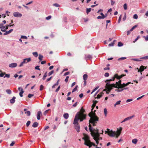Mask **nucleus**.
Listing matches in <instances>:
<instances>
[{
    "label": "nucleus",
    "mask_w": 148,
    "mask_h": 148,
    "mask_svg": "<svg viewBox=\"0 0 148 148\" xmlns=\"http://www.w3.org/2000/svg\"><path fill=\"white\" fill-rule=\"evenodd\" d=\"M60 85L58 88H57L56 89V90L55 91L56 92H58L59 91V89H60Z\"/></svg>",
    "instance_id": "obj_55"
},
{
    "label": "nucleus",
    "mask_w": 148,
    "mask_h": 148,
    "mask_svg": "<svg viewBox=\"0 0 148 148\" xmlns=\"http://www.w3.org/2000/svg\"><path fill=\"white\" fill-rule=\"evenodd\" d=\"M21 38L25 39H27V37L26 36H21Z\"/></svg>",
    "instance_id": "obj_50"
},
{
    "label": "nucleus",
    "mask_w": 148,
    "mask_h": 148,
    "mask_svg": "<svg viewBox=\"0 0 148 148\" xmlns=\"http://www.w3.org/2000/svg\"><path fill=\"white\" fill-rule=\"evenodd\" d=\"M38 123L37 122H34L32 125V126L33 127H36L38 126Z\"/></svg>",
    "instance_id": "obj_17"
},
{
    "label": "nucleus",
    "mask_w": 148,
    "mask_h": 148,
    "mask_svg": "<svg viewBox=\"0 0 148 148\" xmlns=\"http://www.w3.org/2000/svg\"><path fill=\"white\" fill-rule=\"evenodd\" d=\"M140 59L143 60H147L148 59V56H146L144 57H142L140 58Z\"/></svg>",
    "instance_id": "obj_29"
},
{
    "label": "nucleus",
    "mask_w": 148,
    "mask_h": 148,
    "mask_svg": "<svg viewBox=\"0 0 148 148\" xmlns=\"http://www.w3.org/2000/svg\"><path fill=\"white\" fill-rule=\"evenodd\" d=\"M16 99V97H13L12 99L10 100V102L11 103H13L15 102V99Z\"/></svg>",
    "instance_id": "obj_18"
},
{
    "label": "nucleus",
    "mask_w": 148,
    "mask_h": 148,
    "mask_svg": "<svg viewBox=\"0 0 148 148\" xmlns=\"http://www.w3.org/2000/svg\"><path fill=\"white\" fill-rule=\"evenodd\" d=\"M81 112L82 113H77V115H79H79H81V114H83V113L85 111V110L83 109V108H82L81 110Z\"/></svg>",
    "instance_id": "obj_27"
},
{
    "label": "nucleus",
    "mask_w": 148,
    "mask_h": 148,
    "mask_svg": "<svg viewBox=\"0 0 148 148\" xmlns=\"http://www.w3.org/2000/svg\"><path fill=\"white\" fill-rule=\"evenodd\" d=\"M69 115L68 113H66L63 114V117L64 119H67L69 118Z\"/></svg>",
    "instance_id": "obj_19"
},
{
    "label": "nucleus",
    "mask_w": 148,
    "mask_h": 148,
    "mask_svg": "<svg viewBox=\"0 0 148 148\" xmlns=\"http://www.w3.org/2000/svg\"><path fill=\"white\" fill-rule=\"evenodd\" d=\"M13 29H11L8 31H6L5 33L4 34V35H5L10 34L13 31Z\"/></svg>",
    "instance_id": "obj_16"
},
{
    "label": "nucleus",
    "mask_w": 148,
    "mask_h": 148,
    "mask_svg": "<svg viewBox=\"0 0 148 148\" xmlns=\"http://www.w3.org/2000/svg\"><path fill=\"white\" fill-rule=\"evenodd\" d=\"M134 116L133 115L131 116L128 117L125 119H124V120L121 122V123H122L123 122H125L129 120L132 119V118Z\"/></svg>",
    "instance_id": "obj_10"
},
{
    "label": "nucleus",
    "mask_w": 148,
    "mask_h": 148,
    "mask_svg": "<svg viewBox=\"0 0 148 148\" xmlns=\"http://www.w3.org/2000/svg\"><path fill=\"white\" fill-rule=\"evenodd\" d=\"M34 96L33 94H29L28 95V97L29 98H31L32 97H33Z\"/></svg>",
    "instance_id": "obj_51"
},
{
    "label": "nucleus",
    "mask_w": 148,
    "mask_h": 148,
    "mask_svg": "<svg viewBox=\"0 0 148 148\" xmlns=\"http://www.w3.org/2000/svg\"><path fill=\"white\" fill-rule=\"evenodd\" d=\"M91 10V8H86V12L87 14H88V13L90 12Z\"/></svg>",
    "instance_id": "obj_23"
},
{
    "label": "nucleus",
    "mask_w": 148,
    "mask_h": 148,
    "mask_svg": "<svg viewBox=\"0 0 148 148\" xmlns=\"http://www.w3.org/2000/svg\"><path fill=\"white\" fill-rule=\"evenodd\" d=\"M133 100V99H128L126 100V102H129L130 101H131Z\"/></svg>",
    "instance_id": "obj_61"
},
{
    "label": "nucleus",
    "mask_w": 148,
    "mask_h": 148,
    "mask_svg": "<svg viewBox=\"0 0 148 148\" xmlns=\"http://www.w3.org/2000/svg\"><path fill=\"white\" fill-rule=\"evenodd\" d=\"M25 114L27 115V116H29L30 115L31 112L29 111H27L26 112H25Z\"/></svg>",
    "instance_id": "obj_25"
},
{
    "label": "nucleus",
    "mask_w": 148,
    "mask_h": 148,
    "mask_svg": "<svg viewBox=\"0 0 148 148\" xmlns=\"http://www.w3.org/2000/svg\"><path fill=\"white\" fill-rule=\"evenodd\" d=\"M127 86V85H126L125 84H121L119 88H122L124 87Z\"/></svg>",
    "instance_id": "obj_22"
},
{
    "label": "nucleus",
    "mask_w": 148,
    "mask_h": 148,
    "mask_svg": "<svg viewBox=\"0 0 148 148\" xmlns=\"http://www.w3.org/2000/svg\"><path fill=\"white\" fill-rule=\"evenodd\" d=\"M125 76V75H121L120 76L118 75V74H116L114 75V76L112 77L111 79H110L107 80L106 81V82L107 83L106 84V87L107 89L108 90V91L109 92H110V90L113 88L115 86V84H109L110 82V81H114L115 78H116L117 79H120L121 78H122L123 77Z\"/></svg>",
    "instance_id": "obj_2"
},
{
    "label": "nucleus",
    "mask_w": 148,
    "mask_h": 148,
    "mask_svg": "<svg viewBox=\"0 0 148 148\" xmlns=\"http://www.w3.org/2000/svg\"><path fill=\"white\" fill-rule=\"evenodd\" d=\"M123 8L125 10H126L127 9V6L126 3H125L123 5Z\"/></svg>",
    "instance_id": "obj_38"
},
{
    "label": "nucleus",
    "mask_w": 148,
    "mask_h": 148,
    "mask_svg": "<svg viewBox=\"0 0 148 148\" xmlns=\"http://www.w3.org/2000/svg\"><path fill=\"white\" fill-rule=\"evenodd\" d=\"M88 75L86 74H84L83 75V78L84 80H86L88 78Z\"/></svg>",
    "instance_id": "obj_20"
},
{
    "label": "nucleus",
    "mask_w": 148,
    "mask_h": 148,
    "mask_svg": "<svg viewBox=\"0 0 148 148\" xmlns=\"http://www.w3.org/2000/svg\"><path fill=\"white\" fill-rule=\"evenodd\" d=\"M94 138V140L96 141V143L97 145L99 143L98 140H99V134L98 131H96V132L94 133L92 135Z\"/></svg>",
    "instance_id": "obj_6"
},
{
    "label": "nucleus",
    "mask_w": 148,
    "mask_h": 148,
    "mask_svg": "<svg viewBox=\"0 0 148 148\" xmlns=\"http://www.w3.org/2000/svg\"><path fill=\"white\" fill-rule=\"evenodd\" d=\"M51 16H49L46 18V19L47 20H49L51 18Z\"/></svg>",
    "instance_id": "obj_52"
},
{
    "label": "nucleus",
    "mask_w": 148,
    "mask_h": 148,
    "mask_svg": "<svg viewBox=\"0 0 148 148\" xmlns=\"http://www.w3.org/2000/svg\"><path fill=\"white\" fill-rule=\"evenodd\" d=\"M138 16L137 14H135L133 16V18L134 19H136L138 18Z\"/></svg>",
    "instance_id": "obj_46"
},
{
    "label": "nucleus",
    "mask_w": 148,
    "mask_h": 148,
    "mask_svg": "<svg viewBox=\"0 0 148 148\" xmlns=\"http://www.w3.org/2000/svg\"><path fill=\"white\" fill-rule=\"evenodd\" d=\"M106 17V16H99L97 17V18L98 19H103Z\"/></svg>",
    "instance_id": "obj_31"
},
{
    "label": "nucleus",
    "mask_w": 148,
    "mask_h": 148,
    "mask_svg": "<svg viewBox=\"0 0 148 148\" xmlns=\"http://www.w3.org/2000/svg\"><path fill=\"white\" fill-rule=\"evenodd\" d=\"M138 141V140L137 139H134L132 140V142L133 143L136 144Z\"/></svg>",
    "instance_id": "obj_24"
},
{
    "label": "nucleus",
    "mask_w": 148,
    "mask_h": 148,
    "mask_svg": "<svg viewBox=\"0 0 148 148\" xmlns=\"http://www.w3.org/2000/svg\"><path fill=\"white\" fill-rule=\"evenodd\" d=\"M5 74V73H0V77H3V76Z\"/></svg>",
    "instance_id": "obj_59"
},
{
    "label": "nucleus",
    "mask_w": 148,
    "mask_h": 148,
    "mask_svg": "<svg viewBox=\"0 0 148 148\" xmlns=\"http://www.w3.org/2000/svg\"><path fill=\"white\" fill-rule=\"evenodd\" d=\"M23 92L24 91H21L19 93V95L21 97H22L23 96Z\"/></svg>",
    "instance_id": "obj_40"
},
{
    "label": "nucleus",
    "mask_w": 148,
    "mask_h": 148,
    "mask_svg": "<svg viewBox=\"0 0 148 148\" xmlns=\"http://www.w3.org/2000/svg\"><path fill=\"white\" fill-rule=\"evenodd\" d=\"M93 108L92 109V111L89 114V116L90 117V119L89 121V123H90L89 125V130L90 131L92 132V135L94 133L96 132V131H98V130H93L91 126V124L93 126L96 125V123H97V121H98L99 118L93 112Z\"/></svg>",
    "instance_id": "obj_1"
},
{
    "label": "nucleus",
    "mask_w": 148,
    "mask_h": 148,
    "mask_svg": "<svg viewBox=\"0 0 148 148\" xmlns=\"http://www.w3.org/2000/svg\"><path fill=\"white\" fill-rule=\"evenodd\" d=\"M111 5H113L115 3L114 1H113L112 0H111Z\"/></svg>",
    "instance_id": "obj_58"
},
{
    "label": "nucleus",
    "mask_w": 148,
    "mask_h": 148,
    "mask_svg": "<svg viewBox=\"0 0 148 148\" xmlns=\"http://www.w3.org/2000/svg\"><path fill=\"white\" fill-rule=\"evenodd\" d=\"M47 76V72H46L45 74H44L43 78L42 79L43 80H45L46 78V77Z\"/></svg>",
    "instance_id": "obj_36"
},
{
    "label": "nucleus",
    "mask_w": 148,
    "mask_h": 148,
    "mask_svg": "<svg viewBox=\"0 0 148 148\" xmlns=\"http://www.w3.org/2000/svg\"><path fill=\"white\" fill-rule=\"evenodd\" d=\"M137 27V25H135L133 26L130 29V30H128L127 31V35H128L130 34L131 32L135 28H136Z\"/></svg>",
    "instance_id": "obj_9"
},
{
    "label": "nucleus",
    "mask_w": 148,
    "mask_h": 148,
    "mask_svg": "<svg viewBox=\"0 0 148 148\" xmlns=\"http://www.w3.org/2000/svg\"><path fill=\"white\" fill-rule=\"evenodd\" d=\"M126 59V57H121V58H119L118 59V60H119V61L121 60H122L125 59Z\"/></svg>",
    "instance_id": "obj_37"
},
{
    "label": "nucleus",
    "mask_w": 148,
    "mask_h": 148,
    "mask_svg": "<svg viewBox=\"0 0 148 148\" xmlns=\"http://www.w3.org/2000/svg\"><path fill=\"white\" fill-rule=\"evenodd\" d=\"M86 115L83 114L81 115H77V114L76 115L73 122V124L74 125H76L78 123V121L79 119H80V122L82 121L83 120L86 119Z\"/></svg>",
    "instance_id": "obj_5"
},
{
    "label": "nucleus",
    "mask_w": 148,
    "mask_h": 148,
    "mask_svg": "<svg viewBox=\"0 0 148 148\" xmlns=\"http://www.w3.org/2000/svg\"><path fill=\"white\" fill-rule=\"evenodd\" d=\"M104 76L106 77H108L109 76V74L108 73H106L104 74Z\"/></svg>",
    "instance_id": "obj_53"
},
{
    "label": "nucleus",
    "mask_w": 148,
    "mask_h": 148,
    "mask_svg": "<svg viewBox=\"0 0 148 148\" xmlns=\"http://www.w3.org/2000/svg\"><path fill=\"white\" fill-rule=\"evenodd\" d=\"M140 38V36H138L137 38L135 39L134 41V42H135L137 40Z\"/></svg>",
    "instance_id": "obj_56"
},
{
    "label": "nucleus",
    "mask_w": 148,
    "mask_h": 148,
    "mask_svg": "<svg viewBox=\"0 0 148 148\" xmlns=\"http://www.w3.org/2000/svg\"><path fill=\"white\" fill-rule=\"evenodd\" d=\"M121 80H120L118 82H116V85H117V86H118V87L119 88V87L121 86Z\"/></svg>",
    "instance_id": "obj_21"
},
{
    "label": "nucleus",
    "mask_w": 148,
    "mask_h": 148,
    "mask_svg": "<svg viewBox=\"0 0 148 148\" xmlns=\"http://www.w3.org/2000/svg\"><path fill=\"white\" fill-rule=\"evenodd\" d=\"M78 86L77 85H76L75 86V87L73 89L72 91V92H74L77 90L78 88Z\"/></svg>",
    "instance_id": "obj_33"
},
{
    "label": "nucleus",
    "mask_w": 148,
    "mask_h": 148,
    "mask_svg": "<svg viewBox=\"0 0 148 148\" xmlns=\"http://www.w3.org/2000/svg\"><path fill=\"white\" fill-rule=\"evenodd\" d=\"M31 60L30 58H26L23 59V61L19 65L20 67L22 66L24 64L27 63Z\"/></svg>",
    "instance_id": "obj_7"
},
{
    "label": "nucleus",
    "mask_w": 148,
    "mask_h": 148,
    "mask_svg": "<svg viewBox=\"0 0 148 148\" xmlns=\"http://www.w3.org/2000/svg\"><path fill=\"white\" fill-rule=\"evenodd\" d=\"M49 110H46L44 113V114L45 115H46L48 113Z\"/></svg>",
    "instance_id": "obj_63"
},
{
    "label": "nucleus",
    "mask_w": 148,
    "mask_h": 148,
    "mask_svg": "<svg viewBox=\"0 0 148 148\" xmlns=\"http://www.w3.org/2000/svg\"><path fill=\"white\" fill-rule=\"evenodd\" d=\"M75 125V129L76 130L77 132H79L80 126L78 124Z\"/></svg>",
    "instance_id": "obj_13"
},
{
    "label": "nucleus",
    "mask_w": 148,
    "mask_h": 148,
    "mask_svg": "<svg viewBox=\"0 0 148 148\" xmlns=\"http://www.w3.org/2000/svg\"><path fill=\"white\" fill-rule=\"evenodd\" d=\"M122 130V128L120 127V130L117 129L116 132L113 131L112 130H110V129H107V131H105V134H108V135L111 137H114L116 136L117 138L120 135L121 131Z\"/></svg>",
    "instance_id": "obj_3"
},
{
    "label": "nucleus",
    "mask_w": 148,
    "mask_h": 148,
    "mask_svg": "<svg viewBox=\"0 0 148 148\" xmlns=\"http://www.w3.org/2000/svg\"><path fill=\"white\" fill-rule=\"evenodd\" d=\"M85 58L86 60L90 59L92 58V56L90 55H85Z\"/></svg>",
    "instance_id": "obj_15"
},
{
    "label": "nucleus",
    "mask_w": 148,
    "mask_h": 148,
    "mask_svg": "<svg viewBox=\"0 0 148 148\" xmlns=\"http://www.w3.org/2000/svg\"><path fill=\"white\" fill-rule=\"evenodd\" d=\"M13 15L14 17H21L22 16V14L18 12L13 13Z\"/></svg>",
    "instance_id": "obj_8"
},
{
    "label": "nucleus",
    "mask_w": 148,
    "mask_h": 148,
    "mask_svg": "<svg viewBox=\"0 0 148 148\" xmlns=\"http://www.w3.org/2000/svg\"><path fill=\"white\" fill-rule=\"evenodd\" d=\"M39 66H37L35 67V69L36 70H40V68H39Z\"/></svg>",
    "instance_id": "obj_49"
},
{
    "label": "nucleus",
    "mask_w": 148,
    "mask_h": 148,
    "mask_svg": "<svg viewBox=\"0 0 148 148\" xmlns=\"http://www.w3.org/2000/svg\"><path fill=\"white\" fill-rule=\"evenodd\" d=\"M53 5L56 7H59L60 6V5L57 3L53 4Z\"/></svg>",
    "instance_id": "obj_54"
},
{
    "label": "nucleus",
    "mask_w": 148,
    "mask_h": 148,
    "mask_svg": "<svg viewBox=\"0 0 148 148\" xmlns=\"http://www.w3.org/2000/svg\"><path fill=\"white\" fill-rule=\"evenodd\" d=\"M5 75L4 76V77L5 78V77H7L8 78H9L10 77V75L9 74H5Z\"/></svg>",
    "instance_id": "obj_44"
},
{
    "label": "nucleus",
    "mask_w": 148,
    "mask_h": 148,
    "mask_svg": "<svg viewBox=\"0 0 148 148\" xmlns=\"http://www.w3.org/2000/svg\"><path fill=\"white\" fill-rule=\"evenodd\" d=\"M31 122L30 121H27L26 123V126L28 127L30 124Z\"/></svg>",
    "instance_id": "obj_39"
},
{
    "label": "nucleus",
    "mask_w": 148,
    "mask_h": 148,
    "mask_svg": "<svg viewBox=\"0 0 148 148\" xmlns=\"http://www.w3.org/2000/svg\"><path fill=\"white\" fill-rule=\"evenodd\" d=\"M44 88V86L43 85H41L40 86V90L41 91L43 90Z\"/></svg>",
    "instance_id": "obj_47"
},
{
    "label": "nucleus",
    "mask_w": 148,
    "mask_h": 148,
    "mask_svg": "<svg viewBox=\"0 0 148 148\" xmlns=\"http://www.w3.org/2000/svg\"><path fill=\"white\" fill-rule=\"evenodd\" d=\"M42 115V112L40 111H38L37 114V119L38 120H40V116Z\"/></svg>",
    "instance_id": "obj_14"
},
{
    "label": "nucleus",
    "mask_w": 148,
    "mask_h": 148,
    "mask_svg": "<svg viewBox=\"0 0 148 148\" xmlns=\"http://www.w3.org/2000/svg\"><path fill=\"white\" fill-rule=\"evenodd\" d=\"M123 89L121 88V89H116V90L118 92H121L122 91Z\"/></svg>",
    "instance_id": "obj_41"
},
{
    "label": "nucleus",
    "mask_w": 148,
    "mask_h": 148,
    "mask_svg": "<svg viewBox=\"0 0 148 148\" xmlns=\"http://www.w3.org/2000/svg\"><path fill=\"white\" fill-rule=\"evenodd\" d=\"M53 73H54L53 70H52V71H51V72H50L49 73H48L49 76L51 75Z\"/></svg>",
    "instance_id": "obj_48"
},
{
    "label": "nucleus",
    "mask_w": 148,
    "mask_h": 148,
    "mask_svg": "<svg viewBox=\"0 0 148 148\" xmlns=\"http://www.w3.org/2000/svg\"><path fill=\"white\" fill-rule=\"evenodd\" d=\"M145 66H140V69H139L138 68H137V69H138V72H141L143 71L144 69Z\"/></svg>",
    "instance_id": "obj_12"
},
{
    "label": "nucleus",
    "mask_w": 148,
    "mask_h": 148,
    "mask_svg": "<svg viewBox=\"0 0 148 148\" xmlns=\"http://www.w3.org/2000/svg\"><path fill=\"white\" fill-rule=\"evenodd\" d=\"M104 115L106 116L107 114V111L106 108H105L104 109Z\"/></svg>",
    "instance_id": "obj_35"
},
{
    "label": "nucleus",
    "mask_w": 148,
    "mask_h": 148,
    "mask_svg": "<svg viewBox=\"0 0 148 148\" xmlns=\"http://www.w3.org/2000/svg\"><path fill=\"white\" fill-rule=\"evenodd\" d=\"M121 102V101L119 100L118 101H117L114 104V107H116V106L117 105H119L120 104Z\"/></svg>",
    "instance_id": "obj_32"
},
{
    "label": "nucleus",
    "mask_w": 148,
    "mask_h": 148,
    "mask_svg": "<svg viewBox=\"0 0 148 148\" xmlns=\"http://www.w3.org/2000/svg\"><path fill=\"white\" fill-rule=\"evenodd\" d=\"M82 139L85 141L84 144L89 146V148H90L92 145L96 147L95 144L91 142L89 137L87 135H85L84 137L82 138Z\"/></svg>",
    "instance_id": "obj_4"
},
{
    "label": "nucleus",
    "mask_w": 148,
    "mask_h": 148,
    "mask_svg": "<svg viewBox=\"0 0 148 148\" xmlns=\"http://www.w3.org/2000/svg\"><path fill=\"white\" fill-rule=\"evenodd\" d=\"M118 45L119 47H121L123 45V44L121 42H119L118 43Z\"/></svg>",
    "instance_id": "obj_43"
},
{
    "label": "nucleus",
    "mask_w": 148,
    "mask_h": 148,
    "mask_svg": "<svg viewBox=\"0 0 148 148\" xmlns=\"http://www.w3.org/2000/svg\"><path fill=\"white\" fill-rule=\"evenodd\" d=\"M43 58V56L40 54L39 55L38 57V59L40 60V61H41L42 60V59Z\"/></svg>",
    "instance_id": "obj_34"
},
{
    "label": "nucleus",
    "mask_w": 148,
    "mask_h": 148,
    "mask_svg": "<svg viewBox=\"0 0 148 148\" xmlns=\"http://www.w3.org/2000/svg\"><path fill=\"white\" fill-rule=\"evenodd\" d=\"M6 92L9 94H10L12 93V91L10 89H7L6 90Z\"/></svg>",
    "instance_id": "obj_28"
},
{
    "label": "nucleus",
    "mask_w": 148,
    "mask_h": 148,
    "mask_svg": "<svg viewBox=\"0 0 148 148\" xmlns=\"http://www.w3.org/2000/svg\"><path fill=\"white\" fill-rule=\"evenodd\" d=\"M101 97V95H100V94H98L97 96V98L98 99H99Z\"/></svg>",
    "instance_id": "obj_62"
},
{
    "label": "nucleus",
    "mask_w": 148,
    "mask_h": 148,
    "mask_svg": "<svg viewBox=\"0 0 148 148\" xmlns=\"http://www.w3.org/2000/svg\"><path fill=\"white\" fill-rule=\"evenodd\" d=\"M33 55L36 58L38 56V53L37 52H34L32 53Z\"/></svg>",
    "instance_id": "obj_30"
},
{
    "label": "nucleus",
    "mask_w": 148,
    "mask_h": 148,
    "mask_svg": "<svg viewBox=\"0 0 148 148\" xmlns=\"http://www.w3.org/2000/svg\"><path fill=\"white\" fill-rule=\"evenodd\" d=\"M144 37L145 38V40L146 41H147L148 40V36H144Z\"/></svg>",
    "instance_id": "obj_64"
},
{
    "label": "nucleus",
    "mask_w": 148,
    "mask_h": 148,
    "mask_svg": "<svg viewBox=\"0 0 148 148\" xmlns=\"http://www.w3.org/2000/svg\"><path fill=\"white\" fill-rule=\"evenodd\" d=\"M11 25H10V24H9L8 25H6L5 26V29H7L8 28V27H11Z\"/></svg>",
    "instance_id": "obj_45"
},
{
    "label": "nucleus",
    "mask_w": 148,
    "mask_h": 148,
    "mask_svg": "<svg viewBox=\"0 0 148 148\" xmlns=\"http://www.w3.org/2000/svg\"><path fill=\"white\" fill-rule=\"evenodd\" d=\"M18 89L19 91H23V88L21 87H19L18 88Z\"/></svg>",
    "instance_id": "obj_60"
},
{
    "label": "nucleus",
    "mask_w": 148,
    "mask_h": 148,
    "mask_svg": "<svg viewBox=\"0 0 148 148\" xmlns=\"http://www.w3.org/2000/svg\"><path fill=\"white\" fill-rule=\"evenodd\" d=\"M121 18H122V15H120V16H119V19H118V23H120V22L121 20Z\"/></svg>",
    "instance_id": "obj_42"
},
{
    "label": "nucleus",
    "mask_w": 148,
    "mask_h": 148,
    "mask_svg": "<svg viewBox=\"0 0 148 148\" xmlns=\"http://www.w3.org/2000/svg\"><path fill=\"white\" fill-rule=\"evenodd\" d=\"M116 41V40H114L113 42H112L111 43L109 44V46H113L114 44V42Z\"/></svg>",
    "instance_id": "obj_26"
},
{
    "label": "nucleus",
    "mask_w": 148,
    "mask_h": 148,
    "mask_svg": "<svg viewBox=\"0 0 148 148\" xmlns=\"http://www.w3.org/2000/svg\"><path fill=\"white\" fill-rule=\"evenodd\" d=\"M17 66V64L16 63H12L9 64V66L10 68H14L16 67Z\"/></svg>",
    "instance_id": "obj_11"
},
{
    "label": "nucleus",
    "mask_w": 148,
    "mask_h": 148,
    "mask_svg": "<svg viewBox=\"0 0 148 148\" xmlns=\"http://www.w3.org/2000/svg\"><path fill=\"white\" fill-rule=\"evenodd\" d=\"M69 78V77L68 76L66 77V78L65 80V81L66 82H67L68 81Z\"/></svg>",
    "instance_id": "obj_57"
}]
</instances>
